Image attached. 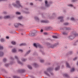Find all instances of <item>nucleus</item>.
Segmentation results:
<instances>
[{"label": "nucleus", "mask_w": 78, "mask_h": 78, "mask_svg": "<svg viewBox=\"0 0 78 78\" xmlns=\"http://www.w3.org/2000/svg\"><path fill=\"white\" fill-rule=\"evenodd\" d=\"M78 36V34L76 33V32H73L71 33V34L68 37V39L72 40L75 38V37Z\"/></svg>", "instance_id": "1"}, {"label": "nucleus", "mask_w": 78, "mask_h": 78, "mask_svg": "<svg viewBox=\"0 0 78 78\" xmlns=\"http://www.w3.org/2000/svg\"><path fill=\"white\" fill-rule=\"evenodd\" d=\"M16 4L14 3H13L12 5L14 6L15 7H16V8H22L23 7L20 4V2L18 1H16Z\"/></svg>", "instance_id": "2"}, {"label": "nucleus", "mask_w": 78, "mask_h": 78, "mask_svg": "<svg viewBox=\"0 0 78 78\" xmlns=\"http://www.w3.org/2000/svg\"><path fill=\"white\" fill-rule=\"evenodd\" d=\"M53 70V68L52 67L49 68H48L47 69V71H44V73L45 75H46L47 76H50V75L48 73V72H50L51 71Z\"/></svg>", "instance_id": "3"}, {"label": "nucleus", "mask_w": 78, "mask_h": 78, "mask_svg": "<svg viewBox=\"0 0 78 78\" xmlns=\"http://www.w3.org/2000/svg\"><path fill=\"white\" fill-rule=\"evenodd\" d=\"M34 46L36 47V48H37L38 47V48H43V46H42L41 44H39V43H34Z\"/></svg>", "instance_id": "4"}, {"label": "nucleus", "mask_w": 78, "mask_h": 78, "mask_svg": "<svg viewBox=\"0 0 78 78\" xmlns=\"http://www.w3.org/2000/svg\"><path fill=\"white\" fill-rule=\"evenodd\" d=\"M58 45H59L58 43L55 44L54 45H51V44L48 43V45H49V47L50 48H53L54 47H56V46Z\"/></svg>", "instance_id": "5"}, {"label": "nucleus", "mask_w": 78, "mask_h": 78, "mask_svg": "<svg viewBox=\"0 0 78 78\" xmlns=\"http://www.w3.org/2000/svg\"><path fill=\"white\" fill-rule=\"evenodd\" d=\"M60 29L61 30H63V31H66V30L69 31L71 30V29L69 27H65L64 28H61Z\"/></svg>", "instance_id": "6"}, {"label": "nucleus", "mask_w": 78, "mask_h": 78, "mask_svg": "<svg viewBox=\"0 0 78 78\" xmlns=\"http://www.w3.org/2000/svg\"><path fill=\"white\" fill-rule=\"evenodd\" d=\"M15 58L17 60V62H18L19 64H21V65H23V63L21 62H20V61H19V58H18V57L17 56H15Z\"/></svg>", "instance_id": "7"}, {"label": "nucleus", "mask_w": 78, "mask_h": 78, "mask_svg": "<svg viewBox=\"0 0 78 78\" xmlns=\"http://www.w3.org/2000/svg\"><path fill=\"white\" fill-rule=\"evenodd\" d=\"M14 26L16 27V28H17L19 25H21L22 26V25L21 24H20L19 23H15L14 24Z\"/></svg>", "instance_id": "8"}, {"label": "nucleus", "mask_w": 78, "mask_h": 78, "mask_svg": "<svg viewBox=\"0 0 78 78\" xmlns=\"http://www.w3.org/2000/svg\"><path fill=\"white\" fill-rule=\"evenodd\" d=\"M63 18H64V17L62 16H60L58 17V19L61 20H60L61 22H64V20H63Z\"/></svg>", "instance_id": "9"}, {"label": "nucleus", "mask_w": 78, "mask_h": 78, "mask_svg": "<svg viewBox=\"0 0 78 78\" xmlns=\"http://www.w3.org/2000/svg\"><path fill=\"white\" fill-rule=\"evenodd\" d=\"M25 71V70L24 69H20L18 70V72H19V73H23Z\"/></svg>", "instance_id": "10"}, {"label": "nucleus", "mask_w": 78, "mask_h": 78, "mask_svg": "<svg viewBox=\"0 0 78 78\" xmlns=\"http://www.w3.org/2000/svg\"><path fill=\"white\" fill-rule=\"evenodd\" d=\"M41 23H47L49 22V21H48V20H42L41 21Z\"/></svg>", "instance_id": "11"}, {"label": "nucleus", "mask_w": 78, "mask_h": 78, "mask_svg": "<svg viewBox=\"0 0 78 78\" xmlns=\"http://www.w3.org/2000/svg\"><path fill=\"white\" fill-rule=\"evenodd\" d=\"M45 5L47 7H49L50 6V5L48 4V2L47 1H45Z\"/></svg>", "instance_id": "12"}, {"label": "nucleus", "mask_w": 78, "mask_h": 78, "mask_svg": "<svg viewBox=\"0 0 78 78\" xmlns=\"http://www.w3.org/2000/svg\"><path fill=\"white\" fill-rule=\"evenodd\" d=\"M62 33L63 35H67L68 34V33L66 31L62 32Z\"/></svg>", "instance_id": "13"}, {"label": "nucleus", "mask_w": 78, "mask_h": 78, "mask_svg": "<svg viewBox=\"0 0 78 78\" xmlns=\"http://www.w3.org/2000/svg\"><path fill=\"white\" fill-rule=\"evenodd\" d=\"M63 76L65 77H66V78H69V76L67 74H65L63 75Z\"/></svg>", "instance_id": "14"}, {"label": "nucleus", "mask_w": 78, "mask_h": 78, "mask_svg": "<svg viewBox=\"0 0 78 78\" xmlns=\"http://www.w3.org/2000/svg\"><path fill=\"white\" fill-rule=\"evenodd\" d=\"M27 44H26V43H22L21 44H20V46H25V45H26Z\"/></svg>", "instance_id": "15"}, {"label": "nucleus", "mask_w": 78, "mask_h": 78, "mask_svg": "<svg viewBox=\"0 0 78 78\" xmlns=\"http://www.w3.org/2000/svg\"><path fill=\"white\" fill-rule=\"evenodd\" d=\"M66 64L67 67H68V68H70V65H69V63L67 62H66Z\"/></svg>", "instance_id": "16"}, {"label": "nucleus", "mask_w": 78, "mask_h": 78, "mask_svg": "<svg viewBox=\"0 0 78 78\" xmlns=\"http://www.w3.org/2000/svg\"><path fill=\"white\" fill-rule=\"evenodd\" d=\"M30 52H31V51L29 50V51H28L27 52L26 54H25V56H26L27 55H28V54H29V53H30Z\"/></svg>", "instance_id": "17"}, {"label": "nucleus", "mask_w": 78, "mask_h": 78, "mask_svg": "<svg viewBox=\"0 0 78 78\" xmlns=\"http://www.w3.org/2000/svg\"><path fill=\"white\" fill-rule=\"evenodd\" d=\"M9 18H10V16H5L4 17V19H9Z\"/></svg>", "instance_id": "18"}, {"label": "nucleus", "mask_w": 78, "mask_h": 78, "mask_svg": "<svg viewBox=\"0 0 78 78\" xmlns=\"http://www.w3.org/2000/svg\"><path fill=\"white\" fill-rule=\"evenodd\" d=\"M3 52L0 51V57L1 56H3Z\"/></svg>", "instance_id": "19"}, {"label": "nucleus", "mask_w": 78, "mask_h": 78, "mask_svg": "<svg viewBox=\"0 0 78 78\" xmlns=\"http://www.w3.org/2000/svg\"><path fill=\"white\" fill-rule=\"evenodd\" d=\"M34 66L35 67H38V65L36 63H34Z\"/></svg>", "instance_id": "20"}, {"label": "nucleus", "mask_w": 78, "mask_h": 78, "mask_svg": "<svg viewBox=\"0 0 78 78\" xmlns=\"http://www.w3.org/2000/svg\"><path fill=\"white\" fill-rule=\"evenodd\" d=\"M16 49L15 48H14L12 49V51L13 53L16 52Z\"/></svg>", "instance_id": "21"}, {"label": "nucleus", "mask_w": 78, "mask_h": 78, "mask_svg": "<svg viewBox=\"0 0 78 78\" xmlns=\"http://www.w3.org/2000/svg\"><path fill=\"white\" fill-rule=\"evenodd\" d=\"M48 30H53V28L50 27H48Z\"/></svg>", "instance_id": "22"}, {"label": "nucleus", "mask_w": 78, "mask_h": 78, "mask_svg": "<svg viewBox=\"0 0 78 78\" xmlns=\"http://www.w3.org/2000/svg\"><path fill=\"white\" fill-rule=\"evenodd\" d=\"M74 71H75V68H72L70 70L71 72H74Z\"/></svg>", "instance_id": "23"}, {"label": "nucleus", "mask_w": 78, "mask_h": 78, "mask_svg": "<svg viewBox=\"0 0 78 78\" xmlns=\"http://www.w3.org/2000/svg\"><path fill=\"white\" fill-rule=\"evenodd\" d=\"M11 43L12 44V45H16V42H15L14 41H12V42Z\"/></svg>", "instance_id": "24"}, {"label": "nucleus", "mask_w": 78, "mask_h": 78, "mask_svg": "<svg viewBox=\"0 0 78 78\" xmlns=\"http://www.w3.org/2000/svg\"><path fill=\"white\" fill-rule=\"evenodd\" d=\"M27 67H28V68H29V69H32V67H31V66L28 65L27 66Z\"/></svg>", "instance_id": "25"}, {"label": "nucleus", "mask_w": 78, "mask_h": 78, "mask_svg": "<svg viewBox=\"0 0 78 78\" xmlns=\"http://www.w3.org/2000/svg\"><path fill=\"white\" fill-rule=\"evenodd\" d=\"M60 66H58L57 67L55 68V70H58L59 69Z\"/></svg>", "instance_id": "26"}, {"label": "nucleus", "mask_w": 78, "mask_h": 78, "mask_svg": "<svg viewBox=\"0 0 78 78\" xmlns=\"http://www.w3.org/2000/svg\"><path fill=\"white\" fill-rule=\"evenodd\" d=\"M31 35L32 36H36V34L35 33H32L31 34Z\"/></svg>", "instance_id": "27"}, {"label": "nucleus", "mask_w": 78, "mask_h": 78, "mask_svg": "<svg viewBox=\"0 0 78 78\" xmlns=\"http://www.w3.org/2000/svg\"><path fill=\"white\" fill-rule=\"evenodd\" d=\"M35 19H36V20H37L38 22H39V18H38V17H35Z\"/></svg>", "instance_id": "28"}, {"label": "nucleus", "mask_w": 78, "mask_h": 78, "mask_svg": "<svg viewBox=\"0 0 78 78\" xmlns=\"http://www.w3.org/2000/svg\"><path fill=\"white\" fill-rule=\"evenodd\" d=\"M22 61H27V59L22 58Z\"/></svg>", "instance_id": "29"}, {"label": "nucleus", "mask_w": 78, "mask_h": 78, "mask_svg": "<svg viewBox=\"0 0 78 78\" xmlns=\"http://www.w3.org/2000/svg\"><path fill=\"white\" fill-rule=\"evenodd\" d=\"M20 12H16V14H17V15H20Z\"/></svg>", "instance_id": "30"}, {"label": "nucleus", "mask_w": 78, "mask_h": 78, "mask_svg": "<svg viewBox=\"0 0 78 78\" xmlns=\"http://www.w3.org/2000/svg\"><path fill=\"white\" fill-rule=\"evenodd\" d=\"M52 37L53 38H54L55 39H57L58 38V37L56 36H53Z\"/></svg>", "instance_id": "31"}, {"label": "nucleus", "mask_w": 78, "mask_h": 78, "mask_svg": "<svg viewBox=\"0 0 78 78\" xmlns=\"http://www.w3.org/2000/svg\"><path fill=\"white\" fill-rule=\"evenodd\" d=\"M40 61L42 63H43V62H44V60L41 59V60H40Z\"/></svg>", "instance_id": "32"}, {"label": "nucleus", "mask_w": 78, "mask_h": 78, "mask_svg": "<svg viewBox=\"0 0 78 78\" xmlns=\"http://www.w3.org/2000/svg\"><path fill=\"white\" fill-rule=\"evenodd\" d=\"M64 25H69V23H64Z\"/></svg>", "instance_id": "33"}, {"label": "nucleus", "mask_w": 78, "mask_h": 78, "mask_svg": "<svg viewBox=\"0 0 78 78\" xmlns=\"http://www.w3.org/2000/svg\"><path fill=\"white\" fill-rule=\"evenodd\" d=\"M1 41L2 42H3L5 41V40H4V39L2 38L1 39Z\"/></svg>", "instance_id": "34"}, {"label": "nucleus", "mask_w": 78, "mask_h": 78, "mask_svg": "<svg viewBox=\"0 0 78 78\" xmlns=\"http://www.w3.org/2000/svg\"><path fill=\"white\" fill-rule=\"evenodd\" d=\"M13 78H20L19 77L15 76H13Z\"/></svg>", "instance_id": "35"}, {"label": "nucleus", "mask_w": 78, "mask_h": 78, "mask_svg": "<svg viewBox=\"0 0 78 78\" xmlns=\"http://www.w3.org/2000/svg\"><path fill=\"white\" fill-rule=\"evenodd\" d=\"M72 51H69V55H72Z\"/></svg>", "instance_id": "36"}, {"label": "nucleus", "mask_w": 78, "mask_h": 78, "mask_svg": "<svg viewBox=\"0 0 78 78\" xmlns=\"http://www.w3.org/2000/svg\"><path fill=\"white\" fill-rule=\"evenodd\" d=\"M3 61L4 62H6V58H4L3 59Z\"/></svg>", "instance_id": "37"}, {"label": "nucleus", "mask_w": 78, "mask_h": 78, "mask_svg": "<svg viewBox=\"0 0 78 78\" xmlns=\"http://www.w3.org/2000/svg\"><path fill=\"white\" fill-rule=\"evenodd\" d=\"M18 51L20 52H23V50L22 49H19Z\"/></svg>", "instance_id": "38"}, {"label": "nucleus", "mask_w": 78, "mask_h": 78, "mask_svg": "<svg viewBox=\"0 0 78 78\" xmlns=\"http://www.w3.org/2000/svg\"><path fill=\"white\" fill-rule=\"evenodd\" d=\"M2 49H3V46H0V50H2Z\"/></svg>", "instance_id": "39"}, {"label": "nucleus", "mask_w": 78, "mask_h": 78, "mask_svg": "<svg viewBox=\"0 0 78 78\" xmlns=\"http://www.w3.org/2000/svg\"><path fill=\"white\" fill-rule=\"evenodd\" d=\"M68 6H71V7H73V5L72 4H69L68 5Z\"/></svg>", "instance_id": "40"}, {"label": "nucleus", "mask_w": 78, "mask_h": 78, "mask_svg": "<svg viewBox=\"0 0 78 78\" xmlns=\"http://www.w3.org/2000/svg\"><path fill=\"white\" fill-rule=\"evenodd\" d=\"M22 18H23V17H22V16H20L18 17L19 19H20V20L22 19Z\"/></svg>", "instance_id": "41"}, {"label": "nucleus", "mask_w": 78, "mask_h": 78, "mask_svg": "<svg viewBox=\"0 0 78 78\" xmlns=\"http://www.w3.org/2000/svg\"><path fill=\"white\" fill-rule=\"evenodd\" d=\"M71 20H73V21H75V19L74 18L72 17L71 19Z\"/></svg>", "instance_id": "42"}, {"label": "nucleus", "mask_w": 78, "mask_h": 78, "mask_svg": "<svg viewBox=\"0 0 78 78\" xmlns=\"http://www.w3.org/2000/svg\"><path fill=\"white\" fill-rule=\"evenodd\" d=\"M9 64H6L5 65V66H6V67H8V66H9Z\"/></svg>", "instance_id": "43"}, {"label": "nucleus", "mask_w": 78, "mask_h": 78, "mask_svg": "<svg viewBox=\"0 0 78 78\" xmlns=\"http://www.w3.org/2000/svg\"><path fill=\"white\" fill-rule=\"evenodd\" d=\"M77 1H78V0H72V2H77Z\"/></svg>", "instance_id": "44"}, {"label": "nucleus", "mask_w": 78, "mask_h": 78, "mask_svg": "<svg viewBox=\"0 0 78 78\" xmlns=\"http://www.w3.org/2000/svg\"><path fill=\"white\" fill-rule=\"evenodd\" d=\"M41 9H43V10L45 9V8H44V7H41Z\"/></svg>", "instance_id": "45"}, {"label": "nucleus", "mask_w": 78, "mask_h": 78, "mask_svg": "<svg viewBox=\"0 0 78 78\" xmlns=\"http://www.w3.org/2000/svg\"><path fill=\"white\" fill-rule=\"evenodd\" d=\"M41 51L42 53V54L43 55H45V53H44V51Z\"/></svg>", "instance_id": "46"}, {"label": "nucleus", "mask_w": 78, "mask_h": 78, "mask_svg": "<svg viewBox=\"0 0 78 78\" xmlns=\"http://www.w3.org/2000/svg\"><path fill=\"white\" fill-rule=\"evenodd\" d=\"M76 59H77V58L76 57H75L74 58H73L74 61H75V60H76Z\"/></svg>", "instance_id": "47"}, {"label": "nucleus", "mask_w": 78, "mask_h": 78, "mask_svg": "<svg viewBox=\"0 0 78 78\" xmlns=\"http://www.w3.org/2000/svg\"><path fill=\"white\" fill-rule=\"evenodd\" d=\"M44 35H47V33L46 32H45L44 33Z\"/></svg>", "instance_id": "48"}, {"label": "nucleus", "mask_w": 78, "mask_h": 78, "mask_svg": "<svg viewBox=\"0 0 78 78\" xmlns=\"http://www.w3.org/2000/svg\"><path fill=\"white\" fill-rule=\"evenodd\" d=\"M3 13L4 14H7V13L6 12H4Z\"/></svg>", "instance_id": "49"}, {"label": "nucleus", "mask_w": 78, "mask_h": 78, "mask_svg": "<svg viewBox=\"0 0 78 78\" xmlns=\"http://www.w3.org/2000/svg\"><path fill=\"white\" fill-rule=\"evenodd\" d=\"M7 0H0V2H1V1H7Z\"/></svg>", "instance_id": "50"}, {"label": "nucleus", "mask_w": 78, "mask_h": 78, "mask_svg": "<svg viewBox=\"0 0 78 78\" xmlns=\"http://www.w3.org/2000/svg\"><path fill=\"white\" fill-rule=\"evenodd\" d=\"M51 75H53L54 74L53 73H51Z\"/></svg>", "instance_id": "51"}, {"label": "nucleus", "mask_w": 78, "mask_h": 78, "mask_svg": "<svg viewBox=\"0 0 78 78\" xmlns=\"http://www.w3.org/2000/svg\"><path fill=\"white\" fill-rule=\"evenodd\" d=\"M13 63H14V62H10V64L12 65L13 64Z\"/></svg>", "instance_id": "52"}, {"label": "nucleus", "mask_w": 78, "mask_h": 78, "mask_svg": "<svg viewBox=\"0 0 78 78\" xmlns=\"http://www.w3.org/2000/svg\"><path fill=\"white\" fill-rule=\"evenodd\" d=\"M10 59H11L12 60H14V58H12V57H11Z\"/></svg>", "instance_id": "53"}, {"label": "nucleus", "mask_w": 78, "mask_h": 78, "mask_svg": "<svg viewBox=\"0 0 78 78\" xmlns=\"http://www.w3.org/2000/svg\"><path fill=\"white\" fill-rule=\"evenodd\" d=\"M9 37L7 36L6 37V39H9Z\"/></svg>", "instance_id": "54"}, {"label": "nucleus", "mask_w": 78, "mask_h": 78, "mask_svg": "<svg viewBox=\"0 0 78 78\" xmlns=\"http://www.w3.org/2000/svg\"><path fill=\"white\" fill-rule=\"evenodd\" d=\"M30 5H31V6H32V5H33V3H30Z\"/></svg>", "instance_id": "55"}, {"label": "nucleus", "mask_w": 78, "mask_h": 78, "mask_svg": "<svg viewBox=\"0 0 78 78\" xmlns=\"http://www.w3.org/2000/svg\"><path fill=\"white\" fill-rule=\"evenodd\" d=\"M44 30H41V32H43V31Z\"/></svg>", "instance_id": "56"}, {"label": "nucleus", "mask_w": 78, "mask_h": 78, "mask_svg": "<svg viewBox=\"0 0 78 78\" xmlns=\"http://www.w3.org/2000/svg\"><path fill=\"white\" fill-rule=\"evenodd\" d=\"M10 33H12V34L13 33V32H12V31L10 32Z\"/></svg>", "instance_id": "57"}, {"label": "nucleus", "mask_w": 78, "mask_h": 78, "mask_svg": "<svg viewBox=\"0 0 78 78\" xmlns=\"http://www.w3.org/2000/svg\"><path fill=\"white\" fill-rule=\"evenodd\" d=\"M2 19V16H0V19Z\"/></svg>", "instance_id": "58"}, {"label": "nucleus", "mask_w": 78, "mask_h": 78, "mask_svg": "<svg viewBox=\"0 0 78 78\" xmlns=\"http://www.w3.org/2000/svg\"><path fill=\"white\" fill-rule=\"evenodd\" d=\"M63 11L64 12H66V11L65 10H64Z\"/></svg>", "instance_id": "59"}, {"label": "nucleus", "mask_w": 78, "mask_h": 78, "mask_svg": "<svg viewBox=\"0 0 78 78\" xmlns=\"http://www.w3.org/2000/svg\"><path fill=\"white\" fill-rule=\"evenodd\" d=\"M32 78H34V77L33 76H32Z\"/></svg>", "instance_id": "60"}, {"label": "nucleus", "mask_w": 78, "mask_h": 78, "mask_svg": "<svg viewBox=\"0 0 78 78\" xmlns=\"http://www.w3.org/2000/svg\"><path fill=\"white\" fill-rule=\"evenodd\" d=\"M53 15H55V13H53Z\"/></svg>", "instance_id": "61"}, {"label": "nucleus", "mask_w": 78, "mask_h": 78, "mask_svg": "<svg viewBox=\"0 0 78 78\" xmlns=\"http://www.w3.org/2000/svg\"><path fill=\"white\" fill-rule=\"evenodd\" d=\"M21 35H23V33H21Z\"/></svg>", "instance_id": "62"}, {"label": "nucleus", "mask_w": 78, "mask_h": 78, "mask_svg": "<svg viewBox=\"0 0 78 78\" xmlns=\"http://www.w3.org/2000/svg\"><path fill=\"white\" fill-rule=\"evenodd\" d=\"M69 19V17L67 18V19Z\"/></svg>", "instance_id": "63"}, {"label": "nucleus", "mask_w": 78, "mask_h": 78, "mask_svg": "<svg viewBox=\"0 0 78 78\" xmlns=\"http://www.w3.org/2000/svg\"><path fill=\"white\" fill-rule=\"evenodd\" d=\"M76 42H78V40L77 41H76Z\"/></svg>", "instance_id": "64"}]
</instances>
